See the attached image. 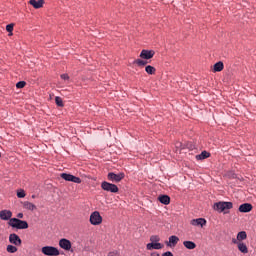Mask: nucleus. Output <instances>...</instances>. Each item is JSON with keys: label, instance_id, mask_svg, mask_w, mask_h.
Returning a JSON list of instances; mask_svg holds the SVG:
<instances>
[{"label": "nucleus", "instance_id": "nucleus-2", "mask_svg": "<svg viewBox=\"0 0 256 256\" xmlns=\"http://www.w3.org/2000/svg\"><path fill=\"white\" fill-rule=\"evenodd\" d=\"M214 211L218 213H223V211H229L233 209V202H216L213 206Z\"/></svg>", "mask_w": 256, "mask_h": 256}, {"label": "nucleus", "instance_id": "nucleus-34", "mask_svg": "<svg viewBox=\"0 0 256 256\" xmlns=\"http://www.w3.org/2000/svg\"><path fill=\"white\" fill-rule=\"evenodd\" d=\"M17 217H18V219H23V213H18Z\"/></svg>", "mask_w": 256, "mask_h": 256}, {"label": "nucleus", "instance_id": "nucleus-33", "mask_svg": "<svg viewBox=\"0 0 256 256\" xmlns=\"http://www.w3.org/2000/svg\"><path fill=\"white\" fill-rule=\"evenodd\" d=\"M161 256H174L171 251L164 252Z\"/></svg>", "mask_w": 256, "mask_h": 256}, {"label": "nucleus", "instance_id": "nucleus-7", "mask_svg": "<svg viewBox=\"0 0 256 256\" xmlns=\"http://www.w3.org/2000/svg\"><path fill=\"white\" fill-rule=\"evenodd\" d=\"M60 177L61 179H64V181H71L72 183H81V178L73 176L72 174L61 173Z\"/></svg>", "mask_w": 256, "mask_h": 256}, {"label": "nucleus", "instance_id": "nucleus-10", "mask_svg": "<svg viewBox=\"0 0 256 256\" xmlns=\"http://www.w3.org/2000/svg\"><path fill=\"white\" fill-rule=\"evenodd\" d=\"M59 247L64 249V251H71V241L66 238H62L59 241Z\"/></svg>", "mask_w": 256, "mask_h": 256}, {"label": "nucleus", "instance_id": "nucleus-24", "mask_svg": "<svg viewBox=\"0 0 256 256\" xmlns=\"http://www.w3.org/2000/svg\"><path fill=\"white\" fill-rule=\"evenodd\" d=\"M145 71L148 75H155L157 69H155V67L151 66V65H147L145 67Z\"/></svg>", "mask_w": 256, "mask_h": 256}, {"label": "nucleus", "instance_id": "nucleus-30", "mask_svg": "<svg viewBox=\"0 0 256 256\" xmlns=\"http://www.w3.org/2000/svg\"><path fill=\"white\" fill-rule=\"evenodd\" d=\"M25 197V190H20L17 192V198L18 199H23Z\"/></svg>", "mask_w": 256, "mask_h": 256}, {"label": "nucleus", "instance_id": "nucleus-17", "mask_svg": "<svg viewBox=\"0 0 256 256\" xmlns=\"http://www.w3.org/2000/svg\"><path fill=\"white\" fill-rule=\"evenodd\" d=\"M207 224V220H205L204 218H198V219H193L191 221V225H194V227H203V225Z\"/></svg>", "mask_w": 256, "mask_h": 256}, {"label": "nucleus", "instance_id": "nucleus-22", "mask_svg": "<svg viewBox=\"0 0 256 256\" xmlns=\"http://www.w3.org/2000/svg\"><path fill=\"white\" fill-rule=\"evenodd\" d=\"M214 73H219L221 71H223L225 65L223 64V62L219 61L216 64H214Z\"/></svg>", "mask_w": 256, "mask_h": 256}, {"label": "nucleus", "instance_id": "nucleus-36", "mask_svg": "<svg viewBox=\"0 0 256 256\" xmlns=\"http://www.w3.org/2000/svg\"><path fill=\"white\" fill-rule=\"evenodd\" d=\"M151 256H160V255L157 252H153V253H151Z\"/></svg>", "mask_w": 256, "mask_h": 256}, {"label": "nucleus", "instance_id": "nucleus-12", "mask_svg": "<svg viewBox=\"0 0 256 256\" xmlns=\"http://www.w3.org/2000/svg\"><path fill=\"white\" fill-rule=\"evenodd\" d=\"M11 217H13V212H11V210H2L0 212V219L2 221H11V219H13Z\"/></svg>", "mask_w": 256, "mask_h": 256}, {"label": "nucleus", "instance_id": "nucleus-20", "mask_svg": "<svg viewBox=\"0 0 256 256\" xmlns=\"http://www.w3.org/2000/svg\"><path fill=\"white\" fill-rule=\"evenodd\" d=\"M208 157H211V154L207 151H202L201 154L196 155L197 161H203V159H208Z\"/></svg>", "mask_w": 256, "mask_h": 256}, {"label": "nucleus", "instance_id": "nucleus-19", "mask_svg": "<svg viewBox=\"0 0 256 256\" xmlns=\"http://www.w3.org/2000/svg\"><path fill=\"white\" fill-rule=\"evenodd\" d=\"M158 201L163 205H169V203H171V198L168 195H160Z\"/></svg>", "mask_w": 256, "mask_h": 256}, {"label": "nucleus", "instance_id": "nucleus-1", "mask_svg": "<svg viewBox=\"0 0 256 256\" xmlns=\"http://www.w3.org/2000/svg\"><path fill=\"white\" fill-rule=\"evenodd\" d=\"M8 225H10V227H13L14 229H29V224L27 223V221L20 220L18 218L10 219Z\"/></svg>", "mask_w": 256, "mask_h": 256}, {"label": "nucleus", "instance_id": "nucleus-18", "mask_svg": "<svg viewBox=\"0 0 256 256\" xmlns=\"http://www.w3.org/2000/svg\"><path fill=\"white\" fill-rule=\"evenodd\" d=\"M22 207L27 211H35L37 209V206L29 201L23 202Z\"/></svg>", "mask_w": 256, "mask_h": 256}, {"label": "nucleus", "instance_id": "nucleus-8", "mask_svg": "<svg viewBox=\"0 0 256 256\" xmlns=\"http://www.w3.org/2000/svg\"><path fill=\"white\" fill-rule=\"evenodd\" d=\"M9 243H11V245H15L16 247H21L23 241L19 235L12 233L9 235Z\"/></svg>", "mask_w": 256, "mask_h": 256}, {"label": "nucleus", "instance_id": "nucleus-28", "mask_svg": "<svg viewBox=\"0 0 256 256\" xmlns=\"http://www.w3.org/2000/svg\"><path fill=\"white\" fill-rule=\"evenodd\" d=\"M150 241L151 243H159V241H161V237H159V235H152L150 237Z\"/></svg>", "mask_w": 256, "mask_h": 256}, {"label": "nucleus", "instance_id": "nucleus-38", "mask_svg": "<svg viewBox=\"0 0 256 256\" xmlns=\"http://www.w3.org/2000/svg\"><path fill=\"white\" fill-rule=\"evenodd\" d=\"M0 157H1V152H0Z\"/></svg>", "mask_w": 256, "mask_h": 256}, {"label": "nucleus", "instance_id": "nucleus-37", "mask_svg": "<svg viewBox=\"0 0 256 256\" xmlns=\"http://www.w3.org/2000/svg\"><path fill=\"white\" fill-rule=\"evenodd\" d=\"M179 145H181V144H177V147H179Z\"/></svg>", "mask_w": 256, "mask_h": 256}, {"label": "nucleus", "instance_id": "nucleus-35", "mask_svg": "<svg viewBox=\"0 0 256 256\" xmlns=\"http://www.w3.org/2000/svg\"><path fill=\"white\" fill-rule=\"evenodd\" d=\"M108 256H117V252H110Z\"/></svg>", "mask_w": 256, "mask_h": 256}, {"label": "nucleus", "instance_id": "nucleus-3", "mask_svg": "<svg viewBox=\"0 0 256 256\" xmlns=\"http://www.w3.org/2000/svg\"><path fill=\"white\" fill-rule=\"evenodd\" d=\"M43 255L47 256H58L60 255L59 249L53 246H44L41 248Z\"/></svg>", "mask_w": 256, "mask_h": 256}, {"label": "nucleus", "instance_id": "nucleus-21", "mask_svg": "<svg viewBox=\"0 0 256 256\" xmlns=\"http://www.w3.org/2000/svg\"><path fill=\"white\" fill-rule=\"evenodd\" d=\"M247 239V232L241 231L237 234L236 241L239 243H243L242 241H245Z\"/></svg>", "mask_w": 256, "mask_h": 256}, {"label": "nucleus", "instance_id": "nucleus-11", "mask_svg": "<svg viewBox=\"0 0 256 256\" xmlns=\"http://www.w3.org/2000/svg\"><path fill=\"white\" fill-rule=\"evenodd\" d=\"M153 57H155V51L153 50H142L140 53V58L141 59H153Z\"/></svg>", "mask_w": 256, "mask_h": 256}, {"label": "nucleus", "instance_id": "nucleus-26", "mask_svg": "<svg viewBox=\"0 0 256 256\" xmlns=\"http://www.w3.org/2000/svg\"><path fill=\"white\" fill-rule=\"evenodd\" d=\"M55 103L57 105V107H64L65 104L63 103V99L59 96L55 97Z\"/></svg>", "mask_w": 256, "mask_h": 256}, {"label": "nucleus", "instance_id": "nucleus-27", "mask_svg": "<svg viewBox=\"0 0 256 256\" xmlns=\"http://www.w3.org/2000/svg\"><path fill=\"white\" fill-rule=\"evenodd\" d=\"M6 251L8 253H17V246H13V245H8L6 247Z\"/></svg>", "mask_w": 256, "mask_h": 256}, {"label": "nucleus", "instance_id": "nucleus-25", "mask_svg": "<svg viewBox=\"0 0 256 256\" xmlns=\"http://www.w3.org/2000/svg\"><path fill=\"white\" fill-rule=\"evenodd\" d=\"M134 65H138V67H145L147 65V60H141V59H136L134 60Z\"/></svg>", "mask_w": 256, "mask_h": 256}, {"label": "nucleus", "instance_id": "nucleus-32", "mask_svg": "<svg viewBox=\"0 0 256 256\" xmlns=\"http://www.w3.org/2000/svg\"><path fill=\"white\" fill-rule=\"evenodd\" d=\"M61 79H63L64 81H69V74H61Z\"/></svg>", "mask_w": 256, "mask_h": 256}, {"label": "nucleus", "instance_id": "nucleus-23", "mask_svg": "<svg viewBox=\"0 0 256 256\" xmlns=\"http://www.w3.org/2000/svg\"><path fill=\"white\" fill-rule=\"evenodd\" d=\"M183 245L184 247H186V249H190V250H193L197 247V244H195V242L193 241H184Z\"/></svg>", "mask_w": 256, "mask_h": 256}, {"label": "nucleus", "instance_id": "nucleus-13", "mask_svg": "<svg viewBox=\"0 0 256 256\" xmlns=\"http://www.w3.org/2000/svg\"><path fill=\"white\" fill-rule=\"evenodd\" d=\"M239 211L240 213H249L253 211V205H251L250 203H244L239 206Z\"/></svg>", "mask_w": 256, "mask_h": 256}, {"label": "nucleus", "instance_id": "nucleus-5", "mask_svg": "<svg viewBox=\"0 0 256 256\" xmlns=\"http://www.w3.org/2000/svg\"><path fill=\"white\" fill-rule=\"evenodd\" d=\"M101 187L103 191H107L108 193H119V187L115 184H111L107 181L101 183Z\"/></svg>", "mask_w": 256, "mask_h": 256}, {"label": "nucleus", "instance_id": "nucleus-31", "mask_svg": "<svg viewBox=\"0 0 256 256\" xmlns=\"http://www.w3.org/2000/svg\"><path fill=\"white\" fill-rule=\"evenodd\" d=\"M13 27H14L13 24H8V25L6 26V31H7L8 33H13Z\"/></svg>", "mask_w": 256, "mask_h": 256}, {"label": "nucleus", "instance_id": "nucleus-15", "mask_svg": "<svg viewBox=\"0 0 256 256\" xmlns=\"http://www.w3.org/2000/svg\"><path fill=\"white\" fill-rule=\"evenodd\" d=\"M179 243V237L172 235L169 237V241L166 242L167 247H176Z\"/></svg>", "mask_w": 256, "mask_h": 256}, {"label": "nucleus", "instance_id": "nucleus-9", "mask_svg": "<svg viewBox=\"0 0 256 256\" xmlns=\"http://www.w3.org/2000/svg\"><path fill=\"white\" fill-rule=\"evenodd\" d=\"M232 243H234V245H237L238 251H240V253H244V255L249 253V248H247L246 243L239 242L235 238L232 239Z\"/></svg>", "mask_w": 256, "mask_h": 256}, {"label": "nucleus", "instance_id": "nucleus-6", "mask_svg": "<svg viewBox=\"0 0 256 256\" xmlns=\"http://www.w3.org/2000/svg\"><path fill=\"white\" fill-rule=\"evenodd\" d=\"M90 223L91 225H101L103 223V217L99 212L95 211L90 215Z\"/></svg>", "mask_w": 256, "mask_h": 256}, {"label": "nucleus", "instance_id": "nucleus-4", "mask_svg": "<svg viewBox=\"0 0 256 256\" xmlns=\"http://www.w3.org/2000/svg\"><path fill=\"white\" fill-rule=\"evenodd\" d=\"M108 181H111L112 183H121L123 179H125V174L124 173H118L115 174L113 172H109L107 175Z\"/></svg>", "mask_w": 256, "mask_h": 256}, {"label": "nucleus", "instance_id": "nucleus-16", "mask_svg": "<svg viewBox=\"0 0 256 256\" xmlns=\"http://www.w3.org/2000/svg\"><path fill=\"white\" fill-rule=\"evenodd\" d=\"M29 3L34 9H41L45 5V0H30Z\"/></svg>", "mask_w": 256, "mask_h": 256}, {"label": "nucleus", "instance_id": "nucleus-14", "mask_svg": "<svg viewBox=\"0 0 256 256\" xmlns=\"http://www.w3.org/2000/svg\"><path fill=\"white\" fill-rule=\"evenodd\" d=\"M163 247H164V245L159 242L148 243L146 245V249L148 251H153V249H156V250L163 249Z\"/></svg>", "mask_w": 256, "mask_h": 256}, {"label": "nucleus", "instance_id": "nucleus-29", "mask_svg": "<svg viewBox=\"0 0 256 256\" xmlns=\"http://www.w3.org/2000/svg\"><path fill=\"white\" fill-rule=\"evenodd\" d=\"M25 85H27L26 81H20L16 84L17 89H23V87H25Z\"/></svg>", "mask_w": 256, "mask_h": 256}]
</instances>
